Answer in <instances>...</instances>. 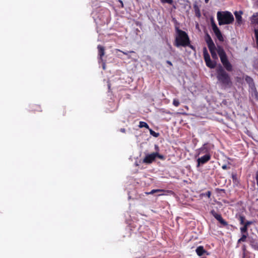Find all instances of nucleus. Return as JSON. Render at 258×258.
Listing matches in <instances>:
<instances>
[{
    "label": "nucleus",
    "instance_id": "nucleus-1",
    "mask_svg": "<svg viewBox=\"0 0 258 258\" xmlns=\"http://www.w3.org/2000/svg\"><path fill=\"white\" fill-rule=\"evenodd\" d=\"M211 149V147L208 144H205L202 147L197 150V156H199L204 154L203 156L197 159L198 167L200 166L201 164H204L207 163L210 160L211 155L210 153V151Z\"/></svg>",
    "mask_w": 258,
    "mask_h": 258
},
{
    "label": "nucleus",
    "instance_id": "nucleus-2",
    "mask_svg": "<svg viewBox=\"0 0 258 258\" xmlns=\"http://www.w3.org/2000/svg\"><path fill=\"white\" fill-rule=\"evenodd\" d=\"M190 41L187 33L178 28H176L175 45L177 47L188 46Z\"/></svg>",
    "mask_w": 258,
    "mask_h": 258
},
{
    "label": "nucleus",
    "instance_id": "nucleus-3",
    "mask_svg": "<svg viewBox=\"0 0 258 258\" xmlns=\"http://www.w3.org/2000/svg\"><path fill=\"white\" fill-rule=\"evenodd\" d=\"M219 25L229 24L234 21L232 14L229 12H218L217 14Z\"/></svg>",
    "mask_w": 258,
    "mask_h": 258
},
{
    "label": "nucleus",
    "instance_id": "nucleus-4",
    "mask_svg": "<svg viewBox=\"0 0 258 258\" xmlns=\"http://www.w3.org/2000/svg\"><path fill=\"white\" fill-rule=\"evenodd\" d=\"M217 51L220 57L221 61L225 68L228 71H231L232 69V67L227 59L224 49L221 47L218 46Z\"/></svg>",
    "mask_w": 258,
    "mask_h": 258
},
{
    "label": "nucleus",
    "instance_id": "nucleus-5",
    "mask_svg": "<svg viewBox=\"0 0 258 258\" xmlns=\"http://www.w3.org/2000/svg\"><path fill=\"white\" fill-rule=\"evenodd\" d=\"M217 78L222 84L228 85L231 84L230 78L228 75L224 71L221 66L217 69Z\"/></svg>",
    "mask_w": 258,
    "mask_h": 258
},
{
    "label": "nucleus",
    "instance_id": "nucleus-6",
    "mask_svg": "<svg viewBox=\"0 0 258 258\" xmlns=\"http://www.w3.org/2000/svg\"><path fill=\"white\" fill-rule=\"evenodd\" d=\"M156 157L159 159H163L164 157L163 155L159 154L158 153H152L150 154H147L143 160V162L147 164L151 163Z\"/></svg>",
    "mask_w": 258,
    "mask_h": 258
},
{
    "label": "nucleus",
    "instance_id": "nucleus-7",
    "mask_svg": "<svg viewBox=\"0 0 258 258\" xmlns=\"http://www.w3.org/2000/svg\"><path fill=\"white\" fill-rule=\"evenodd\" d=\"M212 27L213 31L214 33H215L216 36L217 37V39L220 41H222V42L223 41L224 38L223 37V35H222L221 31H220V30L217 26V25L215 23H212Z\"/></svg>",
    "mask_w": 258,
    "mask_h": 258
},
{
    "label": "nucleus",
    "instance_id": "nucleus-8",
    "mask_svg": "<svg viewBox=\"0 0 258 258\" xmlns=\"http://www.w3.org/2000/svg\"><path fill=\"white\" fill-rule=\"evenodd\" d=\"M212 214H213V216L217 220H218L221 224L223 225H226L227 223L226 222L223 220L222 217L220 214H217L214 211H212L211 212Z\"/></svg>",
    "mask_w": 258,
    "mask_h": 258
},
{
    "label": "nucleus",
    "instance_id": "nucleus-9",
    "mask_svg": "<svg viewBox=\"0 0 258 258\" xmlns=\"http://www.w3.org/2000/svg\"><path fill=\"white\" fill-rule=\"evenodd\" d=\"M205 40L207 43L209 48L211 49L212 47L215 46L212 39H211V38L209 35H208V34L207 35V36L205 38Z\"/></svg>",
    "mask_w": 258,
    "mask_h": 258
},
{
    "label": "nucleus",
    "instance_id": "nucleus-10",
    "mask_svg": "<svg viewBox=\"0 0 258 258\" xmlns=\"http://www.w3.org/2000/svg\"><path fill=\"white\" fill-rule=\"evenodd\" d=\"M242 14V12L241 11H235L234 12V15L235 16L236 20L237 23L238 24H241L242 23V17L241 15Z\"/></svg>",
    "mask_w": 258,
    "mask_h": 258
},
{
    "label": "nucleus",
    "instance_id": "nucleus-11",
    "mask_svg": "<svg viewBox=\"0 0 258 258\" xmlns=\"http://www.w3.org/2000/svg\"><path fill=\"white\" fill-rule=\"evenodd\" d=\"M197 254L199 256H202L206 252V251L204 249V247L202 246H198L196 250Z\"/></svg>",
    "mask_w": 258,
    "mask_h": 258
},
{
    "label": "nucleus",
    "instance_id": "nucleus-12",
    "mask_svg": "<svg viewBox=\"0 0 258 258\" xmlns=\"http://www.w3.org/2000/svg\"><path fill=\"white\" fill-rule=\"evenodd\" d=\"M98 49V55L99 56V59L102 61V56L104 55V48L101 45H98L97 47Z\"/></svg>",
    "mask_w": 258,
    "mask_h": 258
},
{
    "label": "nucleus",
    "instance_id": "nucleus-13",
    "mask_svg": "<svg viewBox=\"0 0 258 258\" xmlns=\"http://www.w3.org/2000/svg\"><path fill=\"white\" fill-rule=\"evenodd\" d=\"M210 51V52L211 53V55H212V57L214 58V59H217L218 58V57H217V54H216V48L215 47H212L211 49V48H209Z\"/></svg>",
    "mask_w": 258,
    "mask_h": 258
},
{
    "label": "nucleus",
    "instance_id": "nucleus-14",
    "mask_svg": "<svg viewBox=\"0 0 258 258\" xmlns=\"http://www.w3.org/2000/svg\"><path fill=\"white\" fill-rule=\"evenodd\" d=\"M206 65L210 68H214L216 66V63L214 61H212L211 59L209 61H206Z\"/></svg>",
    "mask_w": 258,
    "mask_h": 258
},
{
    "label": "nucleus",
    "instance_id": "nucleus-15",
    "mask_svg": "<svg viewBox=\"0 0 258 258\" xmlns=\"http://www.w3.org/2000/svg\"><path fill=\"white\" fill-rule=\"evenodd\" d=\"M204 56L205 62L207 61H209V60L210 59V55L206 49L204 51Z\"/></svg>",
    "mask_w": 258,
    "mask_h": 258
},
{
    "label": "nucleus",
    "instance_id": "nucleus-16",
    "mask_svg": "<svg viewBox=\"0 0 258 258\" xmlns=\"http://www.w3.org/2000/svg\"><path fill=\"white\" fill-rule=\"evenodd\" d=\"M139 126L140 128L146 127V128L149 129V126L148 125V124L146 122H144V121H140L139 122Z\"/></svg>",
    "mask_w": 258,
    "mask_h": 258
},
{
    "label": "nucleus",
    "instance_id": "nucleus-17",
    "mask_svg": "<svg viewBox=\"0 0 258 258\" xmlns=\"http://www.w3.org/2000/svg\"><path fill=\"white\" fill-rule=\"evenodd\" d=\"M247 224H244V225L242 227L240 228L241 232L242 233H246L247 232Z\"/></svg>",
    "mask_w": 258,
    "mask_h": 258
},
{
    "label": "nucleus",
    "instance_id": "nucleus-18",
    "mask_svg": "<svg viewBox=\"0 0 258 258\" xmlns=\"http://www.w3.org/2000/svg\"><path fill=\"white\" fill-rule=\"evenodd\" d=\"M247 237V234H243L242 237L238 240V242L245 241Z\"/></svg>",
    "mask_w": 258,
    "mask_h": 258
},
{
    "label": "nucleus",
    "instance_id": "nucleus-19",
    "mask_svg": "<svg viewBox=\"0 0 258 258\" xmlns=\"http://www.w3.org/2000/svg\"><path fill=\"white\" fill-rule=\"evenodd\" d=\"M149 131H150V134L153 135V136H154L155 137H157L158 136L159 134L158 133H155L152 130L149 129Z\"/></svg>",
    "mask_w": 258,
    "mask_h": 258
},
{
    "label": "nucleus",
    "instance_id": "nucleus-20",
    "mask_svg": "<svg viewBox=\"0 0 258 258\" xmlns=\"http://www.w3.org/2000/svg\"><path fill=\"white\" fill-rule=\"evenodd\" d=\"M173 104L175 106L177 107L179 105V102L178 100L174 99L173 101Z\"/></svg>",
    "mask_w": 258,
    "mask_h": 258
},
{
    "label": "nucleus",
    "instance_id": "nucleus-21",
    "mask_svg": "<svg viewBox=\"0 0 258 258\" xmlns=\"http://www.w3.org/2000/svg\"><path fill=\"white\" fill-rule=\"evenodd\" d=\"M162 190L161 189H153L150 192L148 193V194H153L157 192L161 191Z\"/></svg>",
    "mask_w": 258,
    "mask_h": 258
},
{
    "label": "nucleus",
    "instance_id": "nucleus-22",
    "mask_svg": "<svg viewBox=\"0 0 258 258\" xmlns=\"http://www.w3.org/2000/svg\"><path fill=\"white\" fill-rule=\"evenodd\" d=\"M161 2L163 3H167L169 4H172L173 3L172 0H161Z\"/></svg>",
    "mask_w": 258,
    "mask_h": 258
},
{
    "label": "nucleus",
    "instance_id": "nucleus-23",
    "mask_svg": "<svg viewBox=\"0 0 258 258\" xmlns=\"http://www.w3.org/2000/svg\"><path fill=\"white\" fill-rule=\"evenodd\" d=\"M245 80L248 82L249 83V84L250 83H252V79L249 77H246V78H245Z\"/></svg>",
    "mask_w": 258,
    "mask_h": 258
},
{
    "label": "nucleus",
    "instance_id": "nucleus-24",
    "mask_svg": "<svg viewBox=\"0 0 258 258\" xmlns=\"http://www.w3.org/2000/svg\"><path fill=\"white\" fill-rule=\"evenodd\" d=\"M117 51H120V50H117ZM122 52L125 54V55H128L129 53H131V52H134L133 51H130V52H123V51H122Z\"/></svg>",
    "mask_w": 258,
    "mask_h": 258
},
{
    "label": "nucleus",
    "instance_id": "nucleus-25",
    "mask_svg": "<svg viewBox=\"0 0 258 258\" xmlns=\"http://www.w3.org/2000/svg\"><path fill=\"white\" fill-rule=\"evenodd\" d=\"M222 169H227V165H223L222 166Z\"/></svg>",
    "mask_w": 258,
    "mask_h": 258
},
{
    "label": "nucleus",
    "instance_id": "nucleus-26",
    "mask_svg": "<svg viewBox=\"0 0 258 258\" xmlns=\"http://www.w3.org/2000/svg\"><path fill=\"white\" fill-rule=\"evenodd\" d=\"M243 223H244L243 219L242 217H241V224H243Z\"/></svg>",
    "mask_w": 258,
    "mask_h": 258
},
{
    "label": "nucleus",
    "instance_id": "nucleus-27",
    "mask_svg": "<svg viewBox=\"0 0 258 258\" xmlns=\"http://www.w3.org/2000/svg\"><path fill=\"white\" fill-rule=\"evenodd\" d=\"M167 63L168 64H169V65H170V66H172V64L171 62V61H169V60L167 61Z\"/></svg>",
    "mask_w": 258,
    "mask_h": 258
},
{
    "label": "nucleus",
    "instance_id": "nucleus-28",
    "mask_svg": "<svg viewBox=\"0 0 258 258\" xmlns=\"http://www.w3.org/2000/svg\"><path fill=\"white\" fill-rule=\"evenodd\" d=\"M102 67H103V70H105V63H103V66H102Z\"/></svg>",
    "mask_w": 258,
    "mask_h": 258
},
{
    "label": "nucleus",
    "instance_id": "nucleus-29",
    "mask_svg": "<svg viewBox=\"0 0 258 258\" xmlns=\"http://www.w3.org/2000/svg\"><path fill=\"white\" fill-rule=\"evenodd\" d=\"M251 224L250 222H247L245 224H247V226Z\"/></svg>",
    "mask_w": 258,
    "mask_h": 258
},
{
    "label": "nucleus",
    "instance_id": "nucleus-30",
    "mask_svg": "<svg viewBox=\"0 0 258 258\" xmlns=\"http://www.w3.org/2000/svg\"><path fill=\"white\" fill-rule=\"evenodd\" d=\"M121 131L122 132H125V130H124V128H121Z\"/></svg>",
    "mask_w": 258,
    "mask_h": 258
},
{
    "label": "nucleus",
    "instance_id": "nucleus-31",
    "mask_svg": "<svg viewBox=\"0 0 258 258\" xmlns=\"http://www.w3.org/2000/svg\"><path fill=\"white\" fill-rule=\"evenodd\" d=\"M208 195L209 197L210 196V192H208Z\"/></svg>",
    "mask_w": 258,
    "mask_h": 258
},
{
    "label": "nucleus",
    "instance_id": "nucleus-32",
    "mask_svg": "<svg viewBox=\"0 0 258 258\" xmlns=\"http://www.w3.org/2000/svg\"><path fill=\"white\" fill-rule=\"evenodd\" d=\"M209 0H205V2L207 3L208 2Z\"/></svg>",
    "mask_w": 258,
    "mask_h": 258
},
{
    "label": "nucleus",
    "instance_id": "nucleus-33",
    "mask_svg": "<svg viewBox=\"0 0 258 258\" xmlns=\"http://www.w3.org/2000/svg\"><path fill=\"white\" fill-rule=\"evenodd\" d=\"M257 248H258V246H257Z\"/></svg>",
    "mask_w": 258,
    "mask_h": 258
}]
</instances>
